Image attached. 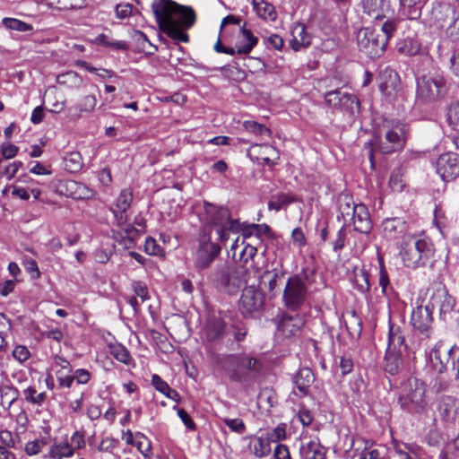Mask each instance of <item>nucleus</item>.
I'll list each match as a JSON object with an SVG mask.
<instances>
[{"mask_svg": "<svg viewBox=\"0 0 459 459\" xmlns=\"http://www.w3.org/2000/svg\"><path fill=\"white\" fill-rule=\"evenodd\" d=\"M426 391L427 386L422 380L409 377L400 387L397 397L400 408L418 420L429 418L433 410Z\"/></svg>", "mask_w": 459, "mask_h": 459, "instance_id": "nucleus-1", "label": "nucleus"}, {"mask_svg": "<svg viewBox=\"0 0 459 459\" xmlns=\"http://www.w3.org/2000/svg\"><path fill=\"white\" fill-rule=\"evenodd\" d=\"M217 363L230 380L235 383L250 382L259 376L263 369L262 360L252 353L222 354L217 358Z\"/></svg>", "mask_w": 459, "mask_h": 459, "instance_id": "nucleus-2", "label": "nucleus"}, {"mask_svg": "<svg viewBox=\"0 0 459 459\" xmlns=\"http://www.w3.org/2000/svg\"><path fill=\"white\" fill-rule=\"evenodd\" d=\"M199 221L203 224L204 235H210L212 228L215 227L220 241L229 238V232L237 233L240 230V222L232 219L230 210L218 206L207 201L204 202L203 209L198 212Z\"/></svg>", "mask_w": 459, "mask_h": 459, "instance_id": "nucleus-3", "label": "nucleus"}, {"mask_svg": "<svg viewBox=\"0 0 459 459\" xmlns=\"http://www.w3.org/2000/svg\"><path fill=\"white\" fill-rule=\"evenodd\" d=\"M251 272L245 264L233 265L228 263L218 264L208 279L220 291L236 294L250 280Z\"/></svg>", "mask_w": 459, "mask_h": 459, "instance_id": "nucleus-4", "label": "nucleus"}, {"mask_svg": "<svg viewBox=\"0 0 459 459\" xmlns=\"http://www.w3.org/2000/svg\"><path fill=\"white\" fill-rule=\"evenodd\" d=\"M406 142L405 125L396 121L390 124L385 121L383 127L378 130L370 142L369 160L374 167V152L389 154L402 150Z\"/></svg>", "mask_w": 459, "mask_h": 459, "instance_id": "nucleus-5", "label": "nucleus"}, {"mask_svg": "<svg viewBox=\"0 0 459 459\" xmlns=\"http://www.w3.org/2000/svg\"><path fill=\"white\" fill-rule=\"evenodd\" d=\"M449 91L444 72L431 69L416 78V98L423 103H434L444 99Z\"/></svg>", "mask_w": 459, "mask_h": 459, "instance_id": "nucleus-6", "label": "nucleus"}, {"mask_svg": "<svg viewBox=\"0 0 459 459\" xmlns=\"http://www.w3.org/2000/svg\"><path fill=\"white\" fill-rule=\"evenodd\" d=\"M152 10L160 29L178 20L186 28H191L195 22V13L191 7L178 4L172 0H153Z\"/></svg>", "mask_w": 459, "mask_h": 459, "instance_id": "nucleus-7", "label": "nucleus"}, {"mask_svg": "<svg viewBox=\"0 0 459 459\" xmlns=\"http://www.w3.org/2000/svg\"><path fill=\"white\" fill-rule=\"evenodd\" d=\"M410 355L405 337L399 326L390 325L388 344L385 356V371L392 376L398 374L403 366V358Z\"/></svg>", "mask_w": 459, "mask_h": 459, "instance_id": "nucleus-8", "label": "nucleus"}, {"mask_svg": "<svg viewBox=\"0 0 459 459\" xmlns=\"http://www.w3.org/2000/svg\"><path fill=\"white\" fill-rule=\"evenodd\" d=\"M400 255L407 267L425 265L433 255L432 245L422 238L413 235L403 236L400 244Z\"/></svg>", "mask_w": 459, "mask_h": 459, "instance_id": "nucleus-9", "label": "nucleus"}, {"mask_svg": "<svg viewBox=\"0 0 459 459\" xmlns=\"http://www.w3.org/2000/svg\"><path fill=\"white\" fill-rule=\"evenodd\" d=\"M307 275L295 274L288 278L283 290L282 299L285 306L297 311L306 301L307 287L305 282Z\"/></svg>", "mask_w": 459, "mask_h": 459, "instance_id": "nucleus-10", "label": "nucleus"}, {"mask_svg": "<svg viewBox=\"0 0 459 459\" xmlns=\"http://www.w3.org/2000/svg\"><path fill=\"white\" fill-rule=\"evenodd\" d=\"M358 47L371 59L379 57L385 50L386 38L378 35L376 30L363 28L357 34Z\"/></svg>", "mask_w": 459, "mask_h": 459, "instance_id": "nucleus-11", "label": "nucleus"}, {"mask_svg": "<svg viewBox=\"0 0 459 459\" xmlns=\"http://www.w3.org/2000/svg\"><path fill=\"white\" fill-rule=\"evenodd\" d=\"M264 305V293L255 286L246 287L239 301V309L244 316L259 313Z\"/></svg>", "mask_w": 459, "mask_h": 459, "instance_id": "nucleus-12", "label": "nucleus"}, {"mask_svg": "<svg viewBox=\"0 0 459 459\" xmlns=\"http://www.w3.org/2000/svg\"><path fill=\"white\" fill-rule=\"evenodd\" d=\"M325 103L335 109L342 110L353 114L359 109V102L357 97L351 93L333 90L325 94Z\"/></svg>", "mask_w": 459, "mask_h": 459, "instance_id": "nucleus-13", "label": "nucleus"}, {"mask_svg": "<svg viewBox=\"0 0 459 459\" xmlns=\"http://www.w3.org/2000/svg\"><path fill=\"white\" fill-rule=\"evenodd\" d=\"M459 348L456 346L447 347L443 342H438L429 352V360L432 368L438 373L446 370L450 359L454 360Z\"/></svg>", "mask_w": 459, "mask_h": 459, "instance_id": "nucleus-14", "label": "nucleus"}, {"mask_svg": "<svg viewBox=\"0 0 459 459\" xmlns=\"http://www.w3.org/2000/svg\"><path fill=\"white\" fill-rule=\"evenodd\" d=\"M437 173L444 181H451L459 177V155L447 152L439 155L436 161Z\"/></svg>", "mask_w": 459, "mask_h": 459, "instance_id": "nucleus-15", "label": "nucleus"}, {"mask_svg": "<svg viewBox=\"0 0 459 459\" xmlns=\"http://www.w3.org/2000/svg\"><path fill=\"white\" fill-rule=\"evenodd\" d=\"M210 238L208 235L207 240L202 241L196 250L194 264L198 270L208 268L221 253V247Z\"/></svg>", "mask_w": 459, "mask_h": 459, "instance_id": "nucleus-16", "label": "nucleus"}, {"mask_svg": "<svg viewBox=\"0 0 459 459\" xmlns=\"http://www.w3.org/2000/svg\"><path fill=\"white\" fill-rule=\"evenodd\" d=\"M455 305V300L448 294L445 286L438 284L436 288L432 289V293L429 297L431 309L437 308L440 315H446L453 310Z\"/></svg>", "mask_w": 459, "mask_h": 459, "instance_id": "nucleus-17", "label": "nucleus"}, {"mask_svg": "<svg viewBox=\"0 0 459 459\" xmlns=\"http://www.w3.org/2000/svg\"><path fill=\"white\" fill-rule=\"evenodd\" d=\"M432 321V309L429 305L419 306L411 312V324L414 329L421 333L430 328Z\"/></svg>", "mask_w": 459, "mask_h": 459, "instance_id": "nucleus-18", "label": "nucleus"}, {"mask_svg": "<svg viewBox=\"0 0 459 459\" xmlns=\"http://www.w3.org/2000/svg\"><path fill=\"white\" fill-rule=\"evenodd\" d=\"M383 233L385 238L397 239L401 236H406L407 222L400 217L386 218L383 223Z\"/></svg>", "mask_w": 459, "mask_h": 459, "instance_id": "nucleus-19", "label": "nucleus"}, {"mask_svg": "<svg viewBox=\"0 0 459 459\" xmlns=\"http://www.w3.org/2000/svg\"><path fill=\"white\" fill-rule=\"evenodd\" d=\"M257 43L258 38L253 34L251 30L246 27V23L240 26L239 36L236 42L237 53L238 55H247Z\"/></svg>", "mask_w": 459, "mask_h": 459, "instance_id": "nucleus-20", "label": "nucleus"}, {"mask_svg": "<svg viewBox=\"0 0 459 459\" xmlns=\"http://www.w3.org/2000/svg\"><path fill=\"white\" fill-rule=\"evenodd\" d=\"M439 413L443 420L455 423L459 420V400L445 396L439 404Z\"/></svg>", "mask_w": 459, "mask_h": 459, "instance_id": "nucleus-21", "label": "nucleus"}, {"mask_svg": "<svg viewBox=\"0 0 459 459\" xmlns=\"http://www.w3.org/2000/svg\"><path fill=\"white\" fill-rule=\"evenodd\" d=\"M350 220L352 221L354 230L366 235L370 233L373 225L366 205L359 204V208Z\"/></svg>", "mask_w": 459, "mask_h": 459, "instance_id": "nucleus-22", "label": "nucleus"}, {"mask_svg": "<svg viewBox=\"0 0 459 459\" xmlns=\"http://www.w3.org/2000/svg\"><path fill=\"white\" fill-rule=\"evenodd\" d=\"M299 453L300 459H326V448L317 438L301 444Z\"/></svg>", "mask_w": 459, "mask_h": 459, "instance_id": "nucleus-23", "label": "nucleus"}, {"mask_svg": "<svg viewBox=\"0 0 459 459\" xmlns=\"http://www.w3.org/2000/svg\"><path fill=\"white\" fill-rule=\"evenodd\" d=\"M97 105V99L94 95L89 94L83 96L79 102L68 108V117L76 120L81 117L83 112L91 113L94 110Z\"/></svg>", "mask_w": 459, "mask_h": 459, "instance_id": "nucleus-24", "label": "nucleus"}, {"mask_svg": "<svg viewBox=\"0 0 459 459\" xmlns=\"http://www.w3.org/2000/svg\"><path fill=\"white\" fill-rule=\"evenodd\" d=\"M303 319L299 316H283L278 324V330L286 337L298 334L303 326Z\"/></svg>", "mask_w": 459, "mask_h": 459, "instance_id": "nucleus-25", "label": "nucleus"}, {"mask_svg": "<svg viewBox=\"0 0 459 459\" xmlns=\"http://www.w3.org/2000/svg\"><path fill=\"white\" fill-rule=\"evenodd\" d=\"M363 13L369 17L379 20L385 15L389 9V3L386 0H361Z\"/></svg>", "mask_w": 459, "mask_h": 459, "instance_id": "nucleus-26", "label": "nucleus"}, {"mask_svg": "<svg viewBox=\"0 0 459 459\" xmlns=\"http://www.w3.org/2000/svg\"><path fill=\"white\" fill-rule=\"evenodd\" d=\"M291 36L292 39L290 40V45L295 51H299L301 48H307L311 43V37L302 23H298L293 27Z\"/></svg>", "mask_w": 459, "mask_h": 459, "instance_id": "nucleus-27", "label": "nucleus"}, {"mask_svg": "<svg viewBox=\"0 0 459 459\" xmlns=\"http://www.w3.org/2000/svg\"><path fill=\"white\" fill-rule=\"evenodd\" d=\"M432 14L434 18L440 22L441 26H452L455 22L456 12L448 4H438L433 9Z\"/></svg>", "mask_w": 459, "mask_h": 459, "instance_id": "nucleus-28", "label": "nucleus"}, {"mask_svg": "<svg viewBox=\"0 0 459 459\" xmlns=\"http://www.w3.org/2000/svg\"><path fill=\"white\" fill-rule=\"evenodd\" d=\"M314 381V373L308 368H300L293 377V383L302 395L307 394L308 389Z\"/></svg>", "mask_w": 459, "mask_h": 459, "instance_id": "nucleus-29", "label": "nucleus"}, {"mask_svg": "<svg viewBox=\"0 0 459 459\" xmlns=\"http://www.w3.org/2000/svg\"><path fill=\"white\" fill-rule=\"evenodd\" d=\"M205 337L209 342L221 339L225 334V323L221 318H211L205 325Z\"/></svg>", "mask_w": 459, "mask_h": 459, "instance_id": "nucleus-30", "label": "nucleus"}, {"mask_svg": "<svg viewBox=\"0 0 459 459\" xmlns=\"http://www.w3.org/2000/svg\"><path fill=\"white\" fill-rule=\"evenodd\" d=\"M74 455V447L67 440L55 442L50 446L49 451L44 455V458L63 459Z\"/></svg>", "mask_w": 459, "mask_h": 459, "instance_id": "nucleus-31", "label": "nucleus"}, {"mask_svg": "<svg viewBox=\"0 0 459 459\" xmlns=\"http://www.w3.org/2000/svg\"><path fill=\"white\" fill-rule=\"evenodd\" d=\"M296 195L290 193H277L273 195L268 202L270 211L279 212L286 209L290 204L297 202Z\"/></svg>", "mask_w": 459, "mask_h": 459, "instance_id": "nucleus-32", "label": "nucleus"}, {"mask_svg": "<svg viewBox=\"0 0 459 459\" xmlns=\"http://www.w3.org/2000/svg\"><path fill=\"white\" fill-rule=\"evenodd\" d=\"M187 30L183 24H181L180 20L169 23L168 26L160 29L164 33H166L169 38L181 41V42H188L189 37L188 35L183 31V30Z\"/></svg>", "mask_w": 459, "mask_h": 459, "instance_id": "nucleus-33", "label": "nucleus"}, {"mask_svg": "<svg viewBox=\"0 0 459 459\" xmlns=\"http://www.w3.org/2000/svg\"><path fill=\"white\" fill-rule=\"evenodd\" d=\"M249 449L255 456L265 457L271 453L270 442L266 437H257L249 443Z\"/></svg>", "mask_w": 459, "mask_h": 459, "instance_id": "nucleus-34", "label": "nucleus"}, {"mask_svg": "<svg viewBox=\"0 0 459 459\" xmlns=\"http://www.w3.org/2000/svg\"><path fill=\"white\" fill-rule=\"evenodd\" d=\"M357 208H359V204H354L351 196L344 195L340 197L339 212L344 221H347L348 219L350 220L354 216Z\"/></svg>", "mask_w": 459, "mask_h": 459, "instance_id": "nucleus-35", "label": "nucleus"}, {"mask_svg": "<svg viewBox=\"0 0 459 459\" xmlns=\"http://www.w3.org/2000/svg\"><path fill=\"white\" fill-rule=\"evenodd\" d=\"M56 82L67 88L78 89L82 85L83 80L76 72L68 71L59 74Z\"/></svg>", "mask_w": 459, "mask_h": 459, "instance_id": "nucleus-36", "label": "nucleus"}, {"mask_svg": "<svg viewBox=\"0 0 459 459\" xmlns=\"http://www.w3.org/2000/svg\"><path fill=\"white\" fill-rule=\"evenodd\" d=\"M253 6L257 15L264 20L269 19L274 21L276 19V12L274 6L264 0H253Z\"/></svg>", "mask_w": 459, "mask_h": 459, "instance_id": "nucleus-37", "label": "nucleus"}, {"mask_svg": "<svg viewBox=\"0 0 459 459\" xmlns=\"http://www.w3.org/2000/svg\"><path fill=\"white\" fill-rule=\"evenodd\" d=\"M0 397L3 406L6 404V408H10L13 403L19 398V391L16 387L10 385H0Z\"/></svg>", "mask_w": 459, "mask_h": 459, "instance_id": "nucleus-38", "label": "nucleus"}, {"mask_svg": "<svg viewBox=\"0 0 459 459\" xmlns=\"http://www.w3.org/2000/svg\"><path fill=\"white\" fill-rule=\"evenodd\" d=\"M82 164V155L78 152H69L64 158L65 169L70 173L78 172Z\"/></svg>", "mask_w": 459, "mask_h": 459, "instance_id": "nucleus-39", "label": "nucleus"}, {"mask_svg": "<svg viewBox=\"0 0 459 459\" xmlns=\"http://www.w3.org/2000/svg\"><path fill=\"white\" fill-rule=\"evenodd\" d=\"M109 353L118 361L129 365L131 363L132 357L128 350L121 343H114L108 346Z\"/></svg>", "mask_w": 459, "mask_h": 459, "instance_id": "nucleus-40", "label": "nucleus"}, {"mask_svg": "<svg viewBox=\"0 0 459 459\" xmlns=\"http://www.w3.org/2000/svg\"><path fill=\"white\" fill-rule=\"evenodd\" d=\"M426 0H400L403 10L408 9L407 16L411 20H415L420 15V9Z\"/></svg>", "mask_w": 459, "mask_h": 459, "instance_id": "nucleus-41", "label": "nucleus"}, {"mask_svg": "<svg viewBox=\"0 0 459 459\" xmlns=\"http://www.w3.org/2000/svg\"><path fill=\"white\" fill-rule=\"evenodd\" d=\"M22 394L26 402L37 406H41L47 398L45 392L38 393L33 386L27 387L22 391Z\"/></svg>", "mask_w": 459, "mask_h": 459, "instance_id": "nucleus-42", "label": "nucleus"}, {"mask_svg": "<svg viewBox=\"0 0 459 459\" xmlns=\"http://www.w3.org/2000/svg\"><path fill=\"white\" fill-rule=\"evenodd\" d=\"M2 23L6 29L22 32L30 31L33 29L31 24L26 23L15 18H4L2 20Z\"/></svg>", "mask_w": 459, "mask_h": 459, "instance_id": "nucleus-43", "label": "nucleus"}, {"mask_svg": "<svg viewBox=\"0 0 459 459\" xmlns=\"http://www.w3.org/2000/svg\"><path fill=\"white\" fill-rule=\"evenodd\" d=\"M243 127L247 132H250L255 135H261V136L265 135L267 137H270L272 134L271 130L267 126H265L262 124H258L257 122L253 121V120L245 121L243 123Z\"/></svg>", "mask_w": 459, "mask_h": 459, "instance_id": "nucleus-44", "label": "nucleus"}, {"mask_svg": "<svg viewBox=\"0 0 459 459\" xmlns=\"http://www.w3.org/2000/svg\"><path fill=\"white\" fill-rule=\"evenodd\" d=\"M131 289L134 293V296L141 299V303L150 299L148 287L145 282L142 281H133L131 282Z\"/></svg>", "mask_w": 459, "mask_h": 459, "instance_id": "nucleus-45", "label": "nucleus"}, {"mask_svg": "<svg viewBox=\"0 0 459 459\" xmlns=\"http://www.w3.org/2000/svg\"><path fill=\"white\" fill-rule=\"evenodd\" d=\"M136 441H134V445L138 451L143 455L148 456L151 452L152 444L151 441L147 438V437L141 433L136 432L135 434Z\"/></svg>", "mask_w": 459, "mask_h": 459, "instance_id": "nucleus-46", "label": "nucleus"}, {"mask_svg": "<svg viewBox=\"0 0 459 459\" xmlns=\"http://www.w3.org/2000/svg\"><path fill=\"white\" fill-rule=\"evenodd\" d=\"M381 78L388 79V82H381V84H380L381 89H384V88L387 89L389 87L394 89L397 84L399 77H398V74L394 70L387 67L381 72Z\"/></svg>", "mask_w": 459, "mask_h": 459, "instance_id": "nucleus-47", "label": "nucleus"}, {"mask_svg": "<svg viewBox=\"0 0 459 459\" xmlns=\"http://www.w3.org/2000/svg\"><path fill=\"white\" fill-rule=\"evenodd\" d=\"M447 122L454 130L459 131V102H454L449 106Z\"/></svg>", "mask_w": 459, "mask_h": 459, "instance_id": "nucleus-48", "label": "nucleus"}, {"mask_svg": "<svg viewBox=\"0 0 459 459\" xmlns=\"http://www.w3.org/2000/svg\"><path fill=\"white\" fill-rule=\"evenodd\" d=\"M266 437L269 442L277 443L287 438L286 426L285 424H280L271 431H268Z\"/></svg>", "mask_w": 459, "mask_h": 459, "instance_id": "nucleus-49", "label": "nucleus"}, {"mask_svg": "<svg viewBox=\"0 0 459 459\" xmlns=\"http://www.w3.org/2000/svg\"><path fill=\"white\" fill-rule=\"evenodd\" d=\"M132 200V193L127 189H124L120 192L118 197L117 198L116 204L113 208L120 209L122 211H127V209L131 205Z\"/></svg>", "mask_w": 459, "mask_h": 459, "instance_id": "nucleus-50", "label": "nucleus"}, {"mask_svg": "<svg viewBox=\"0 0 459 459\" xmlns=\"http://www.w3.org/2000/svg\"><path fill=\"white\" fill-rule=\"evenodd\" d=\"M359 459H391L385 448H374L361 453Z\"/></svg>", "mask_w": 459, "mask_h": 459, "instance_id": "nucleus-51", "label": "nucleus"}, {"mask_svg": "<svg viewBox=\"0 0 459 459\" xmlns=\"http://www.w3.org/2000/svg\"><path fill=\"white\" fill-rule=\"evenodd\" d=\"M119 445V440L113 437H105L101 439L97 450L101 453H112Z\"/></svg>", "mask_w": 459, "mask_h": 459, "instance_id": "nucleus-52", "label": "nucleus"}, {"mask_svg": "<svg viewBox=\"0 0 459 459\" xmlns=\"http://www.w3.org/2000/svg\"><path fill=\"white\" fill-rule=\"evenodd\" d=\"M222 422L233 432L243 434L246 431V425L241 419L222 418Z\"/></svg>", "mask_w": 459, "mask_h": 459, "instance_id": "nucleus-53", "label": "nucleus"}, {"mask_svg": "<svg viewBox=\"0 0 459 459\" xmlns=\"http://www.w3.org/2000/svg\"><path fill=\"white\" fill-rule=\"evenodd\" d=\"M355 282L357 289L360 292L366 293L369 291L370 284L368 280V273L366 271L362 270L355 275Z\"/></svg>", "mask_w": 459, "mask_h": 459, "instance_id": "nucleus-54", "label": "nucleus"}, {"mask_svg": "<svg viewBox=\"0 0 459 459\" xmlns=\"http://www.w3.org/2000/svg\"><path fill=\"white\" fill-rule=\"evenodd\" d=\"M94 191L84 184H75L74 198L88 200L94 196Z\"/></svg>", "mask_w": 459, "mask_h": 459, "instance_id": "nucleus-55", "label": "nucleus"}, {"mask_svg": "<svg viewBox=\"0 0 459 459\" xmlns=\"http://www.w3.org/2000/svg\"><path fill=\"white\" fill-rule=\"evenodd\" d=\"M347 238L346 225H343L338 231L336 239L333 242V250L335 253H340L345 247Z\"/></svg>", "mask_w": 459, "mask_h": 459, "instance_id": "nucleus-56", "label": "nucleus"}, {"mask_svg": "<svg viewBox=\"0 0 459 459\" xmlns=\"http://www.w3.org/2000/svg\"><path fill=\"white\" fill-rule=\"evenodd\" d=\"M56 377L60 388H71L73 385L72 373H67L66 370L57 369Z\"/></svg>", "mask_w": 459, "mask_h": 459, "instance_id": "nucleus-57", "label": "nucleus"}, {"mask_svg": "<svg viewBox=\"0 0 459 459\" xmlns=\"http://www.w3.org/2000/svg\"><path fill=\"white\" fill-rule=\"evenodd\" d=\"M134 7L128 3H121L116 5L115 13L118 19H126L133 15Z\"/></svg>", "mask_w": 459, "mask_h": 459, "instance_id": "nucleus-58", "label": "nucleus"}, {"mask_svg": "<svg viewBox=\"0 0 459 459\" xmlns=\"http://www.w3.org/2000/svg\"><path fill=\"white\" fill-rule=\"evenodd\" d=\"M73 383L75 381L78 385H86L91 378V374L84 368H78L72 373Z\"/></svg>", "mask_w": 459, "mask_h": 459, "instance_id": "nucleus-59", "label": "nucleus"}, {"mask_svg": "<svg viewBox=\"0 0 459 459\" xmlns=\"http://www.w3.org/2000/svg\"><path fill=\"white\" fill-rule=\"evenodd\" d=\"M13 358L20 363H23L30 357L29 349L24 345H16L12 352Z\"/></svg>", "mask_w": 459, "mask_h": 459, "instance_id": "nucleus-60", "label": "nucleus"}, {"mask_svg": "<svg viewBox=\"0 0 459 459\" xmlns=\"http://www.w3.org/2000/svg\"><path fill=\"white\" fill-rule=\"evenodd\" d=\"M230 333L234 340L240 342L245 340L247 334V328L241 323L233 324L230 327Z\"/></svg>", "mask_w": 459, "mask_h": 459, "instance_id": "nucleus-61", "label": "nucleus"}, {"mask_svg": "<svg viewBox=\"0 0 459 459\" xmlns=\"http://www.w3.org/2000/svg\"><path fill=\"white\" fill-rule=\"evenodd\" d=\"M396 30V22L394 20H386L381 26L380 31H377L378 35H385L386 38V44L393 36Z\"/></svg>", "mask_w": 459, "mask_h": 459, "instance_id": "nucleus-62", "label": "nucleus"}, {"mask_svg": "<svg viewBox=\"0 0 459 459\" xmlns=\"http://www.w3.org/2000/svg\"><path fill=\"white\" fill-rule=\"evenodd\" d=\"M75 449H82L85 446V432L83 430H76L71 437L69 443Z\"/></svg>", "mask_w": 459, "mask_h": 459, "instance_id": "nucleus-63", "label": "nucleus"}, {"mask_svg": "<svg viewBox=\"0 0 459 459\" xmlns=\"http://www.w3.org/2000/svg\"><path fill=\"white\" fill-rule=\"evenodd\" d=\"M274 459H292L289 447L283 444H278L273 450Z\"/></svg>", "mask_w": 459, "mask_h": 459, "instance_id": "nucleus-64", "label": "nucleus"}]
</instances>
